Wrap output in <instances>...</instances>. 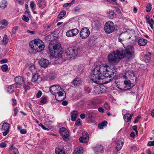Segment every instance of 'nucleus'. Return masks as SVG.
<instances>
[{"label": "nucleus", "instance_id": "obj_1", "mask_svg": "<svg viewBox=\"0 0 154 154\" xmlns=\"http://www.w3.org/2000/svg\"><path fill=\"white\" fill-rule=\"evenodd\" d=\"M48 49V52L50 55L55 57L57 60H59L62 62L73 59L80 52V48L79 46H74L68 48L66 50L65 52L63 54L60 45L56 39L52 40L50 42Z\"/></svg>", "mask_w": 154, "mask_h": 154}, {"label": "nucleus", "instance_id": "obj_2", "mask_svg": "<svg viewBox=\"0 0 154 154\" xmlns=\"http://www.w3.org/2000/svg\"><path fill=\"white\" fill-rule=\"evenodd\" d=\"M134 47L131 45H128L125 50L119 49L108 55V61L113 65H117L120 59L126 57L130 60L134 54Z\"/></svg>", "mask_w": 154, "mask_h": 154}, {"label": "nucleus", "instance_id": "obj_3", "mask_svg": "<svg viewBox=\"0 0 154 154\" xmlns=\"http://www.w3.org/2000/svg\"><path fill=\"white\" fill-rule=\"evenodd\" d=\"M106 67H100V66H97L92 71L91 77L92 80L97 84L99 83V80L102 79L101 77L103 75V71H105Z\"/></svg>", "mask_w": 154, "mask_h": 154}, {"label": "nucleus", "instance_id": "obj_4", "mask_svg": "<svg viewBox=\"0 0 154 154\" xmlns=\"http://www.w3.org/2000/svg\"><path fill=\"white\" fill-rule=\"evenodd\" d=\"M29 46L32 50L37 52H39L43 50L45 47L44 42L38 40L31 41L29 44Z\"/></svg>", "mask_w": 154, "mask_h": 154}, {"label": "nucleus", "instance_id": "obj_5", "mask_svg": "<svg viewBox=\"0 0 154 154\" xmlns=\"http://www.w3.org/2000/svg\"><path fill=\"white\" fill-rule=\"evenodd\" d=\"M104 29L105 32L107 33H112L115 29L114 23L111 21H108L105 23Z\"/></svg>", "mask_w": 154, "mask_h": 154}, {"label": "nucleus", "instance_id": "obj_6", "mask_svg": "<svg viewBox=\"0 0 154 154\" xmlns=\"http://www.w3.org/2000/svg\"><path fill=\"white\" fill-rule=\"evenodd\" d=\"M90 34V30L88 27L83 28L80 32V37L82 39L87 38Z\"/></svg>", "mask_w": 154, "mask_h": 154}, {"label": "nucleus", "instance_id": "obj_7", "mask_svg": "<svg viewBox=\"0 0 154 154\" xmlns=\"http://www.w3.org/2000/svg\"><path fill=\"white\" fill-rule=\"evenodd\" d=\"M106 91L105 88L103 85H97L94 87L93 92L95 93L100 94Z\"/></svg>", "mask_w": 154, "mask_h": 154}, {"label": "nucleus", "instance_id": "obj_8", "mask_svg": "<svg viewBox=\"0 0 154 154\" xmlns=\"http://www.w3.org/2000/svg\"><path fill=\"white\" fill-rule=\"evenodd\" d=\"M108 71V69L107 68L105 69V71H103V75L105 78H103V79H104L105 80V82H104L106 83H108V82H110L114 78H112V79H111V74L108 72H107Z\"/></svg>", "mask_w": 154, "mask_h": 154}, {"label": "nucleus", "instance_id": "obj_9", "mask_svg": "<svg viewBox=\"0 0 154 154\" xmlns=\"http://www.w3.org/2000/svg\"><path fill=\"white\" fill-rule=\"evenodd\" d=\"M59 133L63 138L66 139L69 137V132L64 127L61 128L59 130Z\"/></svg>", "mask_w": 154, "mask_h": 154}, {"label": "nucleus", "instance_id": "obj_10", "mask_svg": "<svg viewBox=\"0 0 154 154\" xmlns=\"http://www.w3.org/2000/svg\"><path fill=\"white\" fill-rule=\"evenodd\" d=\"M89 136L87 132L84 131L82 133V137L79 138V140L81 143H86L88 141Z\"/></svg>", "mask_w": 154, "mask_h": 154}, {"label": "nucleus", "instance_id": "obj_11", "mask_svg": "<svg viewBox=\"0 0 154 154\" xmlns=\"http://www.w3.org/2000/svg\"><path fill=\"white\" fill-rule=\"evenodd\" d=\"M62 89L60 86L57 85H54L51 86L50 88V92L53 95L57 93V92L62 90Z\"/></svg>", "mask_w": 154, "mask_h": 154}, {"label": "nucleus", "instance_id": "obj_12", "mask_svg": "<svg viewBox=\"0 0 154 154\" xmlns=\"http://www.w3.org/2000/svg\"><path fill=\"white\" fill-rule=\"evenodd\" d=\"M39 63L42 67L45 68L48 65L49 62L48 60L46 59H42L39 61Z\"/></svg>", "mask_w": 154, "mask_h": 154}, {"label": "nucleus", "instance_id": "obj_13", "mask_svg": "<svg viewBox=\"0 0 154 154\" xmlns=\"http://www.w3.org/2000/svg\"><path fill=\"white\" fill-rule=\"evenodd\" d=\"M115 65H113L112 67V69L110 70V71L108 70L107 72H108L109 73H111V79H112V78H114V77L116 76V70L117 69V67L116 66H114Z\"/></svg>", "mask_w": 154, "mask_h": 154}, {"label": "nucleus", "instance_id": "obj_14", "mask_svg": "<svg viewBox=\"0 0 154 154\" xmlns=\"http://www.w3.org/2000/svg\"><path fill=\"white\" fill-rule=\"evenodd\" d=\"M81 80L80 78L76 77L74 80L70 84L71 86H76L79 85L81 83Z\"/></svg>", "mask_w": 154, "mask_h": 154}, {"label": "nucleus", "instance_id": "obj_15", "mask_svg": "<svg viewBox=\"0 0 154 154\" xmlns=\"http://www.w3.org/2000/svg\"><path fill=\"white\" fill-rule=\"evenodd\" d=\"M16 83L18 85H21L23 81V78L21 76H17L15 78Z\"/></svg>", "mask_w": 154, "mask_h": 154}, {"label": "nucleus", "instance_id": "obj_16", "mask_svg": "<svg viewBox=\"0 0 154 154\" xmlns=\"http://www.w3.org/2000/svg\"><path fill=\"white\" fill-rule=\"evenodd\" d=\"M133 115V114H129V113H127L125 114L123 117L125 121L126 122H131Z\"/></svg>", "mask_w": 154, "mask_h": 154}, {"label": "nucleus", "instance_id": "obj_17", "mask_svg": "<svg viewBox=\"0 0 154 154\" xmlns=\"http://www.w3.org/2000/svg\"><path fill=\"white\" fill-rule=\"evenodd\" d=\"M125 75H128V78H130V79H131V77H132V76H133V77H134L135 79V81H136L137 80V77L135 76L133 71L129 70L127 71L125 73Z\"/></svg>", "mask_w": 154, "mask_h": 154}, {"label": "nucleus", "instance_id": "obj_18", "mask_svg": "<svg viewBox=\"0 0 154 154\" xmlns=\"http://www.w3.org/2000/svg\"><path fill=\"white\" fill-rule=\"evenodd\" d=\"M71 120L72 122L75 121L78 115V112L76 111H73L71 112Z\"/></svg>", "mask_w": 154, "mask_h": 154}, {"label": "nucleus", "instance_id": "obj_19", "mask_svg": "<svg viewBox=\"0 0 154 154\" xmlns=\"http://www.w3.org/2000/svg\"><path fill=\"white\" fill-rule=\"evenodd\" d=\"M151 58V53H148L143 56V59L146 63L149 62Z\"/></svg>", "mask_w": 154, "mask_h": 154}, {"label": "nucleus", "instance_id": "obj_20", "mask_svg": "<svg viewBox=\"0 0 154 154\" xmlns=\"http://www.w3.org/2000/svg\"><path fill=\"white\" fill-rule=\"evenodd\" d=\"M95 152H100L103 150V147L100 145H97L93 148Z\"/></svg>", "mask_w": 154, "mask_h": 154}, {"label": "nucleus", "instance_id": "obj_21", "mask_svg": "<svg viewBox=\"0 0 154 154\" xmlns=\"http://www.w3.org/2000/svg\"><path fill=\"white\" fill-rule=\"evenodd\" d=\"M147 42L146 40L143 38H140L138 41V43L140 46H143L146 44Z\"/></svg>", "mask_w": 154, "mask_h": 154}, {"label": "nucleus", "instance_id": "obj_22", "mask_svg": "<svg viewBox=\"0 0 154 154\" xmlns=\"http://www.w3.org/2000/svg\"><path fill=\"white\" fill-rule=\"evenodd\" d=\"M55 153L56 154H64V148H61L59 147L56 148L55 149Z\"/></svg>", "mask_w": 154, "mask_h": 154}, {"label": "nucleus", "instance_id": "obj_23", "mask_svg": "<svg viewBox=\"0 0 154 154\" xmlns=\"http://www.w3.org/2000/svg\"><path fill=\"white\" fill-rule=\"evenodd\" d=\"M124 83L125 85H126L127 87L128 88H125V89L126 90H129L131 89V82L129 80H125L124 81ZM126 87H125V88H126Z\"/></svg>", "mask_w": 154, "mask_h": 154}, {"label": "nucleus", "instance_id": "obj_24", "mask_svg": "<svg viewBox=\"0 0 154 154\" xmlns=\"http://www.w3.org/2000/svg\"><path fill=\"white\" fill-rule=\"evenodd\" d=\"M40 77V75L38 73L35 74L32 76L31 81L32 82H35Z\"/></svg>", "mask_w": 154, "mask_h": 154}, {"label": "nucleus", "instance_id": "obj_25", "mask_svg": "<svg viewBox=\"0 0 154 154\" xmlns=\"http://www.w3.org/2000/svg\"><path fill=\"white\" fill-rule=\"evenodd\" d=\"M108 16L110 18L112 19L116 17V15L115 12L111 11L108 12Z\"/></svg>", "mask_w": 154, "mask_h": 154}, {"label": "nucleus", "instance_id": "obj_26", "mask_svg": "<svg viewBox=\"0 0 154 154\" xmlns=\"http://www.w3.org/2000/svg\"><path fill=\"white\" fill-rule=\"evenodd\" d=\"M2 128V129L4 130H5L7 129H8V130H9L10 128L9 125L8 123L4 122L3 124Z\"/></svg>", "mask_w": 154, "mask_h": 154}, {"label": "nucleus", "instance_id": "obj_27", "mask_svg": "<svg viewBox=\"0 0 154 154\" xmlns=\"http://www.w3.org/2000/svg\"><path fill=\"white\" fill-rule=\"evenodd\" d=\"M127 33L126 32H123L119 34V35L120 37L122 38L123 40L125 39H128V36Z\"/></svg>", "mask_w": 154, "mask_h": 154}, {"label": "nucleus", "instance_id": "obj_28", "mask_svg": "<svg viewBox=\"0 0 154 154\" xmlns=\"http://www.w3.org/2000/svg\"><path fill=\"white\" fill-rule=\"evenodd\" d=\"M54 38L53 34L52 33H51L45 37V39L47 41H50Z\"/></svg>", "mask_w": 154, "mask_h": 154}, {"label": "nucleus", "instance_id": "obj_29", "mask_svg": "<svg viewBox=\"0 0 154 154\" xmlns=\"http://www.w3.org/2000/svg\"><path fill=\"white\" fill-rule=\"evenodd\" d=\"M55 78V74H50L46 76V79L47 80H53Z\"/></svg>", "mask_w": 154, "mask_h": 154}, {"label": "nucleus", "instance_id": "obj_30", "mask_svg": "<svg viewBox=\"0 0 154 154\" xmlns=\"http://www.w3.org/2000/svg\"><path fill=\"white\" fill-rule=\"evenodd\" d=\"M148 23L150 27L152 29L153 28V24L154 23V21L152 19H151V20L150 19V18H147V22Z\"/></svg>", "mask_w": 154, "mask_h": 154}, {"label": "nucleus", "instance_id": "obj_31", "mask_svg": "<svg viewBox=\"0 0 154 154\" xmlns=\"http://www.w3.org/2000/svg\"><path fill=\"white\" fill-rule=\"evenodd\" d=\"M66 14V11L64 10H63L60 12L59 14L58 15V17L60 19H62L65 16Z\"/></svg>", "mask_w": 154, "mask_h": 154}, {"label": "nucleus", "instance_id": "obj_32", "mask_svg": "<svg viewBox=\"0 0 154 154\" xmlns=\"http://www.w3.org/2000/svg\"><path fill=\"white\" fill-rule=\"evenodd\" d=\"M7 5V2L5 0L2 1V3L0 4V7L4 8L6 7Z\"/></svg>", "mask_w": 154, "mask_h": 154}, {"label": "nucleus", "instance_id": "obj_33", "mask_svg": "<svg viewBox=\"0 0 154 154\" xmlns=\"http://www.w3.org/2000/svg\"><path fill=\"white\" fill-rule=\"evenodd\" d=\"M82 147L76 149L74 150L73 154H82Z\"/></svg>", "mask_w": 154, "mask_h": 154}, {"label": "nucleus", "instance_id": "obj_34", "mask_svg": "<svg viewBox=\"0 0 154 154\" xmlns=\"http://www.w3.org/2000/svg\"><path fill=\"white\" fill-rule=\"evenodd\" d=\"M72 32V34L73 36H75L77 35L79 32V30L77 29H73L71 30Z\"/></svg>", "mask_w": 154, "mask_h": 154}, {"label": "nucleus", "instance_id": "obj_35", "mask_svg": "<svg viewBox=\"0 0 154 154\" xmlns=\"http://www.w3.org/2000/svg\"><path fill=\"white\" fill-rule=\"evenodd\" d=\"M8 41V39L7 38V36L6 35H5L3 39L2 44L4 45L6 44Z\"/></svg>", "mask_w": 154, "mask_h": 154}, {"label": "nucleus", "instance_id": "obj_36", "mask_svg": "<svg viewBox=\"0 0 154 154\" xmlns=\"http://www.w3.org/2000/svg\"><path fill=\"white\" fill-rule=\"evenodd\" d=\"M75 0H72L71 2L64 4L63 5V7H64V8H66L68 6H70L71 5H73V4H74L75 3Z\"/></svg>", "mask_w": 154, "mask_h": 154}, {"label": "nucleus", "instance_id": "obj_37", "mask_svg": "<svg viewBox=\"0 0 154 154\" xmlns=\"http://www.w3.org/2000/svg\"><path fill=\"white\" fill-rule=\"evenodd\" d=\"M132 34V33H131ZM132 36L128 37V39H131L133 41L135 42L137 39V37L135 35V34L132 35Z\"/></svg>", "mask_w": 154, "mask_h": 154}, {"label": "nucleus", "instance_id": "obj_38", "mask_svg": "<svg viewBox=\"0 0 154 154\" xmlns=\"http://www.w3.org/2000/svg\"><path fill=\"white\" fill-rule=\"evenodd\" d=\"M8 91L10 93H12L14 92V87L12 85H10L8 87Z\"/></svg>", "mask_w": 154, "mask_h": 154}, {"label": "nucleus", "instance_id": "obj_39", "mask_svg": "<svg viewBox=\"0 0 154 154\" xmlns=\"http://www.w3.org/2000/svg\"><path fill=\"white\" fill-rule=\"evenodd\" d=\"M126 33H127V34H128V37L132 36V34L131 33H132V34H135V32L133 30H128V31H127L126 32Z\"/></svg>", "mask_w": 154, "mask_h": 154}, {"label": "nucleus", "instance_id": "obj_40", "mask_svg": "<svg viewBox=\"0 0 154 154\" xmlns=\"http://www.w3.org/2000/svg\"><path fill=\"white\" fill-rule=\"evenodd\" d=\"M8 69V66L6 64H4L2 66V69L3 72H6L7 71Z\"/></svg>", "mask_w": 154, "mask_h": 154}, {"label": "nucleus", "instance_id": "obj_41", "mask_svg": "<svg viewBox=\"0 0 154 154\" xmlns=\"http://www.w3.org/2000/svg\"><path fill=\"white\" fill-rule=\"evenodd\" d=\"M0 23L2 25L5 26H7L8 24V22L5 19L1 20Z\"/></svg>", "mask_w": 154, "mask_h": 154}, {"label": "nucleus", "instance_id": "obj_42", "mask_svg": "<svg viewBox=\"0 0 154 154\" xmlns=\"http://www.w3.org/2000/svg\"><path fill=\"white\" fill-rule=\"evenodd\" d=\"M95 115L94 113H89L88 114V118L91 120H92L94 119Z\"/></svg>", "mask_w": 154, "mask_h": 154}, {"label": "nucleus", "instance_id": "obj_43", "mask_svg": "<svg viewBox=\"0 0 154 154\" xmlns=\"http://www.w3.org/2000/svg\"><path fill=\"white\" fill-rule=\"evenodd\" d=\"M117 146L116 147V149L117 151H119L122 147V145H120V142L116 143Z\"/></svg>", "mask_w": 154, "mask_h": 154}, {"label": "nucleus", "instance_id": "obj_44", "mask_svg": "<svg viewBox=\"0 0 154 154\" xmlns=\"http://www.w3.org/2000/svg\"><path fill=\"white\" fill-rule=\"evenodd\" d=\"M47 97H42L41 98L42 100L40 101V103L43 104H45L47 102Z\"/></svg>", "mask_w": 154, "mask_h": 154}, {"label": "nucleus", "instance_id": "obj_45", "mask_svg": "<svg viewBox=\"0 0 154 154\" xmlns=\"http://www.w3.org/2000/svg\"><path fill=\"white\" fill-rule=\"evenodd\" d=\"M82 122V120L80 119H78L76 121V122L75 123V125L76 126H80L82 125V124L81 123V122Z\"/></svg>", "mask_w": 154, "mask_h": 154}, {"label": "nucleus", "instance_id": "obj_46", "mask_svg": "<svg viewBox=\"0 0 154 154\" xmlns=\"http://www.w3.org/2000/svg\"><path fill=\"white\" fill-rule=\"evenodd\" d=\"M72 33V31L71 30H69L66 32V35L68 37L73 36Z\"/></svg>", "mask_w": 154, "mask_h": 154}, {"label": "nucleus", "instance_id": "obj_47", "mask_svg": "<svg viewBox=\"0 0 154 154\" xmlns=\"http://www.w3.org/2000/svg\"><path fill=\"white\" fill-rule=\"evenodd\" d=\"M151 5L150 4H149L146 6V11L149 12L151 9Z\"/></svg>", "mask_w": 154, "mask_h": 154}, {"label": "nucleus", "instance_id": "obj_48", "mask_svg": "<svg viewBox=\"0 0 154 154\" xmlns=\"http://www.w3.org/2000/svg\"><path fill=\"white\" fill-rule=\"evenodd\" d=\"M80 8L78 7H75L72 10V11L74 12H79L80 10Z\"/></svg>", "mask_w": 154, "mask_h": 154}, {"label": "nucleus", "instance_id": "obj_49", "mask_svg": "<svg viewBox=\"0 0 154 154\" xmlns=\"http://www.w3.org/2000/svg\"><path fill=\"white\" fill-rule=\"evenodd\" d=\"M18 26H15L12 29V32L13 34H14L16 33V30L18 29Z\"/></svg>", "mask_w": 154, "mask_h": 154}, {"label": "nucleus", "instance_id": "obj_50", "mask_svg": "<svg viewBox=\"0 0 154 154\" xmlns=\"http://www.w3.org/2000/svg\"><path fill=\"white\" fill-rule=\"evenodd\" d=\"M22 19L24 21L26 22H28L29 20V18L28 17H26L25 15H23V16Z\"/></svg>", "mask_w": 154, "mask_h": 154}, {"label": "nucleus", "instance_id": "obj_51", "mask_svg": "<svg viewBox=\"0 0 154 154\" xmlns=\"http://www.w3.org/2000/svg\"><path fill=\"white\" fill-rule=\"evenodd\" d=\"M147 145L149 146H154V141H149L147 144Z\"/></svg>", "mask_w": 154, "mask_h": 154}, {"label": "nucleus", "instance_id": "obj_52", "mask_svg": "<svg viewBox=\"0 0 154 154\" xmlns=\"http://www.w3.org/2000/svg\"><path fill=\"white\" fill-rule=\"evenodd\" d=\"M42 95V92L41 91H39L36 94V97L39 98Z\"/></svg>", "mask_w": 154, "mask_h": 154}, {"label": "nucleus", "instance_id": "obj_53", "mask_svg": "<svg viewBox=\"0 0 154 154\" xmlns=\"http://www.w3.org/2000/svg\"><path fill=\"white\" fill-rule=\"evenodd\" d=\"M104 107L105 109H106L107 110H109L110 109V106L107 103H105L104 104Z\"/></svg>", "mask_w": 154, "mask_h": 154}, {"label": "nucleus", "instance_id": "obj_54", "mask_svg": "<svg viewBox=\"0 0 154 154\" xmlns=\"http://www.w3.org/2000/svg\"><path fill=\"white\" fill-rule=\"evenodd\" d=\"M39 125L40 126H41L42 128V129H43L45 130H47V131H48L49 130V129L45 127L41 123H40Z\"/></svg>", "mask_w": 154, "mask_h": 154}, {"label": "nucleus", "instance_id": "obj_55", "mask_svg": "<svg viewBox=\"0 0 154 154\" xmlns=\"http://www.w3.org/2000/svg\"><path fill=\"white\" fill-rule=\"evenodd\" d=\"M6 146V144L4 143H2L0 144V146L2 148H5Z\"/></svg>", "mask_w": 154, "mask_h": 154}, {"label": "nucleus", "instance_id": "obj_56", "mask_svg": "<svg viewBox=\"0 0 154 154\" xmlns=\"http://www.w3.org/2000/svg\"><path fill=\"white\" fill-rule=\"evenodd\" d=\"M140 116H137L135 119L134 122V123H136L138 121V120L139 119H140Z\"/></svg>", "mask_w": 154, "mask_h": 154}, {"label": "nucleus", "instance_id": "obj_57", "mask_svg": "<svg viewBox=\"0 0 154 154\" xmlns=\"http://www.w3.org/2000/svg\"><path fill=\"white\" fill-rule=\"evenodd\" d=\"M14 116H15L17 113V112L18 111V109L17 107H16L14 110Z\"/></svg>", "mask_w": 154, "mask_h": 154}, {"label": "nucleus", "instance_id": "obj_58", "mask_svg": "<svg viewBox=\"0 0 154 154\" xmlns=\"http://www.w3.org/2000/svg\"><path fill=\"white\" fill-rule=\"evenodd\" d=\"M101 124L102 125L104 126H106L107 124V122L106 121H104L103 122H102L101 123Z\"/></svg>", "mask_w": 154, "mask_h": 154}, {"label": "nucleus", "instance_id": "obj_59", "mask_svg": "<svg viewBox=\"0 0 154 154\" xmlns=\"http://www.w3.org/2000/svg\"><path fill=\"white\" fill-rule=\"evenodd\" d=\"M35 6V5L34 2L33 1H31L30 2V7L32 9H33Z\"/></svg>", "mask_w": 154, "mask_h": 154}, {"label": "nucleus", "instance_id": "obj_60", "mask_svg": "<svg viewBox=\"0 0 154 154\" xmlns=\"http://www.w3.org/2000/svg\"><path fill=\"white\" fill-rule=\"evenodd\" d=\"M8 61L7 59H2L1 60L0 62L1 63H6Z\"/></svg>", "mask_w": 154, "mask_h": 154}, {"label": "nucleus", "instance_id": "obj_61", "mask_svg": "<svg viewBox=\"0 0 154 154\" xmlns=\"http://www.w3.org/2000/svg\"><path fill=\"white\" fill-rule=\"evenodd\" d=\"M98 111L99 112L102 113H103L104 112V110L103 108L102 107H100L98 109Z\"/></svg>", "mask_w": 154, "mask_h": 154}, {"label": "nucleus", "instance_id": "obj_62", "mask_svg": "<svg viewBox=\"0 0 154 154\" xmlns=\"http://www.w3.org/2000/svg\"><path fill=\"white\" fill-rule=\"evenodd\" d=\"M57 93L58 94L59 96H63V93L60 91H58L57 92Z\"/></svg>", "mask_w": 154, "mask_h": 154}, {"label": "nucleus", "instance_id": "obj_63", "mask_svg": "<svg viewBox=\"0 0 154 154\" xmlns=\"http://www.w3.org/2000/svg\"><path fill=\"white\" fill-rule=\"evenodd\" d=\"M23 87L25 89V91H27L30 88V87L28 85H24L23 86Z\"/></svg>", "mask_w": 154, "mask_h": 154}, {"label": "nucleus", "instance_id": "obj_64", "mask_svg": "<svg viewBox=\"0 0 154 154\" xmlns=\"http://www.w3.org/2000/svg\"><path fill=\"white\" fill-rule=\"evenodd\" d=\"M14 152L15 154H19V152L18 149L15 148H14L13 149Z\"/></svg>", "mask_w": 154, "mask_h": 154}]
</instances>
